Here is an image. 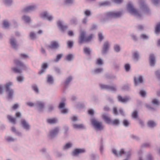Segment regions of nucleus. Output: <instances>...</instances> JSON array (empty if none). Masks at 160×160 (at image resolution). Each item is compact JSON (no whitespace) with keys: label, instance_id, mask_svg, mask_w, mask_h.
<instances>
[{"label":"nucleus","instance_id":"44","mask_svg":"<svg viewBox=\"0 0 160 160\" xmlns=\"http://www.w3.org/2000/svg\"><path fill=\"white\" fill-rule=\"evenodd\" d=\"M160 32V22L156 26L155 28V33L158 35Z\"/></svg>","mask_w":160,"mask_h":160},{"label":"nucleus","instance_id":"5","mask_svg":"<svg viewBox=\"0 0 160 160\" xmlns=\"http://www.w3.org/2000/svg\"><path fill=\"white\" fill-rule=\"evenodd\" d=\"M112 152L114 155L117 157H120L122 154H124L126 157V159L129 160L130 159L132 155V152L131 151L128 152H125L123 149H121L120 151H118L115 149H112Z\"/></svg>","mask_w":160,"mask_h":160},{"label":"nucleus","instance_id":"20","mask_svg":"<svg viewBox=\"0 0 160 160\" xmlns=\"http://www.w3.org/2000/svg\"><path fill=\"white\" fill-rule=\"evenodd\" d=\"M103 71V69L102 68H96L92 70L91 73L92 75H94L102 72Z\"/></svg>","mask_w":160,"mask_h":160},{"label":"nucleus","instance_id":"23","mask_svg":"<svg viewBox=\"0 0 160 160\" xmlns=\"http://www.w3.org/2000/svg\"><path fill=\"white\" fill-rule=\"evenodd\" d=\"M7 118L9 122L13 124L16 123V118H14L12 116L8 115Z\"/></svg>","mask_w":160,"mask_h":160},{"label":"nucleus","instance_id":"8","mask_svg":"<svg viewBox=\"0 0 160 160\" xmlns=\"http://www.w3.org/2000/svg\"><path fill=\"white\" fill-rule=\"evenodd\" d=\"M21 124L23 129L26 131H28L31 130V126L26 120L24 119H21Z\"/></svg>","mask_w":160,"mask_h":160},{"label":"nucleus","instance_id":"2","mask_svg":"<svg viewBox=\"0 0 160 160\" xmlns=\"http://www.w3.org/2000/svg\"><path fill=\"white\" fill-rule=\"evenodd\" d=\"M13 83L12 82H7L5 85H0V94H3L4 92L3 89L5 90L7 94L8 99H12L13 98L14 93L13 89L11 88L13 86Z\"/></svg>","mask_w":160,"mask_h":160},{"label":"nucleus","instance_id":"38","mask_svg":"<svg viewBox=\"0 0 160 160\" xmlns=\"http://www.w3.org/2000/svg\"><path fill=\"white\" fill-rule=\"evenodd\" d=\"M32 89L34 91L36 94L39 93V90L38 86L35 84L32 85L31 86Z\"/></svg>","mask_w":160,"mask_h":160},{"label":"nucleus","instance_id":"17","mask_svg":"<svg viewBox=\"0 0 160 160\" xmlns=\"http://www.w3.org/2000/svg\"><path fill=\"white\" fill-rule=\"evenodd\" d=\"M59 131V128L57 127L50 130L49 132V136L52 138H54L58 134Z\"/></svg>","mask_w":160,"mask_h":160},{"label":"nucleus","instance_id":"19","mask_svg":"<svg viewBox=\"0 0 160 160\" xmlns=\"http://www.w3.org/2000/svg\"><path fill=\"white\" fill-rule=\"evenodd\" d=\"M118 98L119 102L123 103H126L130 99V98L129 97L126 96L124 98H123L120 95H118Z\"/></svg>","mask_w":160,"mask_h":160},{"label":"nucleus","instance_id":"54","mask_svg":"<svg viewBox=\"0 0 160 160\" xmlns=\"http://www.w3.org/2000/svg\"><path fill=\"white\" fill-rule=\"evenodd\" d=\"M62 56L63 54H60L57 55L56 56V59L54 60V62H58L62 58Z\"/></svg>","mask_w":160,"mask_h":160},{"label":"nucleus","instance_id":"34","mask_svg":"<svg viewBox=\"0 0 160 160\" xmlns=\"http://www.w3.org/2000/svg\"><path fill=\"white\" fill-rule=\"evenodd\" d=\"M72 144L71 142L68 143L62 147V149L63 150L68 149L72 146Z\"/></svg>","mask_w":160,"mask_h":160},{"label":"nucleus","instance_id":"64","mask_svg":"<svg viewBox=\"0 0 160 160\" xmlns=\"http://www.w3.org/2000/svg\"><path fill=\"white\" fill-rule=\"evenodd\" d=\"M67 44L68 47L71 48L73 46V42L72 41H68Z\"/></svg>","mask_w":160,"mask_h":160},{"label":"nucleus","instance_id":"46","mask_svg":"<svg viewBox=\"0 0 160 160\" xmlns=\"http://www.w3.org/2000/svg\"><path fill=\"white\" fill-rule=\"evenodd\" d=\"M113 49L116 52H119L121 50V48L119 45L115 44L114 46Z\"/></svg>","mask_w":160,"mask_h":160},{"label":"nucleus","instance_id":"52","mask_svg":"<svg viewBox=\"0 0 160 160\" xmlns=\"http://www.w3.org/2000/svg\"><path fill=\"white\" fill-rule=\"evenodd\" d=\"M124 68L126 72H128L131 68V66L129 64L127 63L124 65Z\"/></svg>","mask_w":160,"mask_h":160},{"label":"nucleus","instance_id":"41","mask_svg":"<svg viewBox=\"0 0 160 160\" xmlns=\"http://www.w3.org/2000/svg\"><path fill=\"white\" fill-rule=\"evenodd\" d=\"M152 103L154 106H158L160 105V102L158 99L154 98L152 100Z\"/></svg>","mask_w":160,"mask_h":160},{"label":"nucleus","instance_id":"56","mask_svg":"<svg viewBox=\"0 0 160 160\" xmlns=\"http://www.w3.org/2000/svg\"><path fill=\"white\" fill-rule=\"evenodd\" d=\"M140 38L143 40H148L149 38V36L145 34H142L140 36Z\"/></svg>","mask_w":160,"mask_h":160},{"label":"nucleus","instance_id":"28","mask_svg":"<svg viewBox=\"0 0 160 160\" xmlns=\"http://www.w3.org/2000/svg\"><path fill=\"white\" fill-rule=\"evenodd\" d=\"M92 52L91 49L89 47H84L83 52L87 55H90Z\"/></svg>","mask_w":160,"mask_h":160},{"label":"nucleus","instance_id":"29","mask_svg":"<svg viewBox=\"0 0 160 160\" xmlns=\"http://www.w3.org/2000/svg\"><path fill=\"white\" fill-rule=\"evenodd\" d=\"M5 140L8 142H13L16 140V138H14L11 136L7 135L5 137Z\"/></svg>","mask_w":160,"mask_h":160},{"label":"nucleus","instance_id":"6","mask_svg":"<svg viewBox=\"0 0 160 160\" xmlns=\"http://www.w3.org/2000/svg\"><path fill=\"white\" fill-rule=\"evenodd\" d=\"M91 122L96 131H100L103 129L104 127L101 122H98L95 118H92L91 120Z\"/></svg>","mask_w":160,"mask_h":160},{"label":"nucleus","instance_id":"48","mask_svg":"<svg viewBox=\"0 0 160 160\" xmlns=\"http://www.w3.org/2000/svg\"><path fill=\"white\" fill-rule=\"evenodd\" d=\"M73 55L71 54H68L66 57V60L68 61H71L73 60Z\"/></svg>","mask_w":160,"mask_h":160},{"label":"nucleus","instance_id":"22","mask_svg":"<svg viewBox=\"0 0 160 160\" xmlns=\"http://www.w3.org/2000/svg\"><path fill=\"white\" fill-rule=\"evenodd\" d=\"M78 21L77 18L75 17H73L71 18L69 21V23L72 25H76L78 24Z\"/></svg>","mask_w":160,"mask_h":160},{"label":"nucleus","instance_id":"42","mask_svg":"<svg viewBox=\"0 0 160 160\" xmlns=\"http://www.w3.org/2000/svg\"><path fill=\"white\" fill-rule=\"evenodd\" d=\"M72 79V76H69L66 79L64 82L66 86L68 85Z\"/></svg>","mask_w":160,"mask_h":160},{"label":"nucleus","instance_id":"62","mask_svg":"<svg viewBox=\"0 0 160 160\" xmlns=\"http://www.w3.org/2000/svg\"><path fill=\"white\" fill-rule=\"evenodd\" d=\"M130 89V86L128 84H126L124 85L122 87V89L126 91H128Z\"/></svg>","mask_w":160,"mask_h":160},{"label":"nucleus","instance_id":"51","mask_svg":"<svg viewBox=\"0 0 160 160\" xmlns=\"http://www.w3.org/2000/svg\"><path fill=\"white\" fill-rule=\"evenodd\" d=\"M88 21V18L86 17H84L81 20V22L82 24L86 25L87 24Z\"/></svg>","mask_w":160,"mask_h":160},{"label":"nucleus","instance_id":"55","mask_svg":"<svg viewBox=\"0 0 160 160\" xmlns=\"http://www.w3.org/2000/svg\"><path fill=\"white\" fill-rule=\"evenodd\" d=\"M96 64L99 66H101L103 64V61L101 58L98 59L96 62Z\"/></svg>","mask_w":160,"mask_h":160},{"label":"nucleus","instance_id":"13","mask_svg":"<svg viewBox=\"0 0 160 160\" xmlns=\"http://www.w3.org/2000/svg\"><path fill=\"white\" fill-rule=\"evenodd\" d=\"M57 25L58 27L62 32H64L68 28V26L65 23L64 21L59 20L57 22Z\"/></svg>","mask_w":160,"mask_h":160},{"label":"nucleus","instance_id":"25","mask_svg":"<svg viewBox=\"0 0 160 160\" xmlns=\"http://www.w3.org/2000/svg\"><path fill=\"white\" fill-rule=\"evenodd\" d=\"M102 118L106 123L108 124L111 123V120L108 114H103L102 116Z\"/></svg>","mask_w":160,"mask_h":160},{"label":"nucleus","instance_id":"1","mask_svg":"<svg viewBox=\"0 0 160 160\" xmlns=\"http://www.w3.org/2000/svg\"><path fill=\"white\" fill-rule=\"evenodd\" d=\"M140 9L138 12L134 8L132 3H128L127 6V9L130 12L138 18H141L143 14L149 13V9L144 2L141 1L140 2Z\"/></svg>","mask_w":160,"mask_h":160},{"label":"nucleus","instance_id":"45","mask_svg":"<svg viewBox=\"0 0 160 160\" xmlns=\"http://www.w3.org/2000/svg\"><path fill=\"white\" fill-rule=\"evenodd\" d=\"M29 36L32 40H34L37 38L36 33L33 32H30Z\"/></svg>","mask_w":160,"mask_h":160},{"label":"nucleus","instance_id":"33","mask_svg":"<svg viewBox=\"0 0 160 160\" xmlns=\"http://www.w3.org/2000/svg\"><path fill=\"white\" fill-rule=\"evenodd\" d=\"M48 66L47 63H43L42 66V69L39 72V74H42L48 68Z\"/></svg>","mask_w":160,"mask_h":160},{"label":"nucleus","instance_id":"57","mask_svg":"<svg viewBox=\"0 0 160 160\" xmlns=\"http://www.w3.org/2000/svg\"><path fill=\"white\" fill-rule=\"evenodd\" d=\"M111 123L113 125H118L119 124L120 122L119 120L115 119L112 121H111Z\"/></svg>","mask_w":160,"mask_h":160},{"label":"nucleus","instance_id":"11","mask_svg":"<svg viewBox=\"0 0 160 160\" xmlns=\"http://www.w3.org/2000/svg\"><path fill=\"white\" fill-rule=\"evenodd\" d=\"M9 41L11 47L14 49L17 50L18 44L16 38L15 37L12 36L9 38Z\"/></svg>","mask_w":160,"mask_h":160},{"label":"nucleus","instance_id":"21","mask_svg":"<svg viewBox=\"0 0 160 160\" xmlns=\"http://www.w3.org/2000/svg\"><path fill=\"white\" fill-rule=\"evenodd\" d=\"M149 62L150 65L153 66L156 63L155 57L153 54H151L149 57Z\"/></svg>","mask_w":160,"mask_h":160},{"label":"nucleus","instance_id":"40","mask_svg":"<svg viewBox=\"0 0 160 160\" xmlns=\"http://www.w3.org/2000/svg\"><path fill=\"white\" fill-rule=\"evenodd\" d=\"M147 124L148 126L150 128L154 127L156 125V123L152 120L148 121L147 122Z\"/></svg>","mask_w":160,"mask_h":160},{"label":"nucleus","instance_id":"32","mask_svg":"<svg viewBox=\"0 0 160 160\" xmlns=\"http://www.w3.org/2000/svg\"><path fill=\"white\" fill-rule=\"evenodd\" d=\"M74 0H64L63 3L65 5L70 6L74 4Z\"/></svg>","mask_w":160,"mask_h":160},{"label":"nucleus","instance_id":"16","mask_svg":"<svg viewBox=\"0 0 160 160\" xmlns=\"http://www.w3.org/2000/svg\"><path fill=\"white\" fill-rule=\"evenodd\" d=\"M134 82L135 86H137L140 83H143V81L142 76L139 75L138 77H134Z\"/></svg>","mask_w":160,"mask_h":160},{"label":"nucleus","instance_id":"50","mask_svg":"<svg viewBox=\"0 0 160 160\" xmlns=\"http://www.w3.org/2000/svg\"><path fill=\"white\" fill-rule=\"evenodd\" d=\"M132 117L133 119H136L138 118V112L136 110L134 111L132 114Z\"/></svg>","mask_w":160,"mask_h":160},{"label":"nucleus","instance_id":"43","mask_svg":"<svg viewBox=\"0 0 160 160\" xmlns=\"http://www.w3.org/2000/svg\"><path fill=\"white\" fill-rule=\"evenodd\" d=\"M16 79L18 82L22 83L24 80V78L22 76H18L16 77Z\"/></svg>","mask_w":160,"mask_h":160},{"label":"nucleus","instance_id":"36","mask_svg":"<svg viewBox=\"0 0 160 160\" xmlns=\"http://www.w3.org/2000/svg\"><path fill=\"white\" fill-rule=\"evenodd\" d=\"M133 56L134 60L135 62H137L139 60V55L138 51L135 52L133 54Z\"/></svg>","mask_w":160,"mask_h":160},{"label":"nucleus","instance_id":"24","mask_svg":"<svg viewBox=\"0 0 160 160\" xmlns=\"http://www.w3.org/2000/svg\"><path fill=\"white\" fill-rule=\"evenodd\" d=\"M59 47V45L58 42L56 41H52L51 42L49 46L50 48L52 49L58 48Z\"/></svg>","mask_w":160,"mask_h":160},{"label":"nucleus","instance_id":"18","mask_svg":"<svg viewBox=\"0 0 160 160\" xmlns=\"http://www.w3.org/2000/svg\"><path fill=\"white\" fill-rule=\"evenodd\" d=\"M22 20L26 23L30 24L31 22V17L26 15H23L22 17Z\"/></svg>","mask_w":160,"mask_h":160},{"label":"nucleus","instance_id":"63","mask_svg":"<svg viewBox=\"0 0 160 160\" xmlns=\"http://www.w3.org/2000/svg\"><path fill=\"white\" fill-rule=\"evenodd\" d=\"M140 94L142 97H145L146 95V92L144 90H141L139 92Z\"/></svg>","mask_w":160,"mask_h":160},{"label":"nucleus","instance_id":"35","mask_svg":"<svg viewBox=\"0 0 160 160\" xmlns=\"http://www.w3.org/2000/svg\"><path fill=\"white\" fill-rule=\"evenodd\" d=\"M110 2L106 1L103 2H100L99 3V5L100 7L106 6L110 5Z\"/></svg>","mask_w":160,"mask_h":160},{"label":"nucleus","instance_id":"27","mask_svg":"<svg viewBox=\"0 0 160 160\" xmlns=\"http://www.w3.org/2000/svg\"><path fill=\"white\" fill-rule=\"evenodd\" d=\"M14 62L16 65L21 67L22 69L25 68L26 67L25 65L18 60H14Z\"/></svg>","mask_w":160,"mask_h":160},{"label":"nucleus","instance_id":"31","mask_svg":"<svg viewBox=\"0 0 160 160\" xmlns=\"http://www.w3.org/2000/svg\"><path fill=\"white\" fill-rule=\"evenodd\" d=\"M47 122L50 124H53L58 122V120L56 118L48 119H47Z\"/></svg>","mask_w":160,"mask_h":160},{"label":"nucleus","instance_id":"7","mask_svg":"<svg viewBox=\"0 0 160 160\" xmlns=\"http://www.w3.org/2000/svg\"><path fill=\"white\" fill-rule=\"evenodd\" d=\"M39 17L41 18L46 19L49 22H51L53 18V17L47 11H44L41 13Z\"/></svg>","mask_w":160,"mask_h":160},{"label":"nucleus","instance_id":"30","mask_svg":"<svg viewBox=\"0 0 160 160\" xmlns=\"http://www.w3.org/2000/svg\"><path fill=\"white\" fill-rule=\"evenodd\" d=\"M47 82L50 85H52L54 82V79L52 76L50 75H48L47 76Z\"/></svg>","mask_w":160,"mask_h":160},{"label":"nucleus","instance_id":"12","mask_svg":"<svg viewBox=\"0 0 160 160\" xmlns=\"http://www.w3.org/2000/svg\"><path fill=\"white\" fill-rule=\"evenodd\" d=\"M45 103L44 102L41 101H37L35 103V108L38 112H42Z\"/></svg>","mask_w":160,"mask_h":160},{"label":"nucleus","instance_id":"37","mask_svg":"<svg viewBox=\"0 0 160 160\" xmlns=\"http://www.w3.org/2000/svg\"><path fill=\"white\" fill-rule=\"evenodd\" d=\"M83 13L85 16V17L87 18L90 17L92 15V12L89 9H86L83 12Z\"/></svg>","mask_w":160,"mask_h":160},{"label":"nucleus","instance_id":"60","mask_svg":"<svg viewBox=\"0 0 160 160\" xmlns=\"http://www.w3.org/2000/svg\"><path fill=\"white\" fill-rule=\"evenodd\" d=\"M26 105L30 107H35V103L30 102H28L26 103Z\"/></svg>","mask_w":160,"mask_h":160},{"label":"nucleus","instance_id":"49","mask_svg":"<svg viewBox=\"0 0 160 160\" xmlns=\"http://www.w3.org/2000/svg\"><path fill=\"white\" fill-rule=\"evenodd\" d=\"M10 26V24L8 21H4L2 23V27L5 28H8Z\"/></svg>","mask_w":160,"mask_h":160},{"label":"nucleus","instance_id":"4","mask_svg":"<svg viewBox=\"0 0 160 160\" xmlns=\"http://www.w3.org/2000/svg\"><path fill=\"white\" fill-rule=\"evenodd\" d=\"M86 32L81 30L80 31V35L78 38V42L79 44H82L85 42H88L91 41L92 38V34H91L87 36Z\"/></svg>","mask_w":160,"mask_h":160},{"label":"nucleus","instance_id":"10","mask_svg":"<svg viewBox=\"0 0 160 160\" xmlns=\"http://www.w3.org/2000/svg\"><path fill=\"white\" fill-rule=\"evenodd\" d=\"M86 152V150L84 148H76L72 151L71 155L73 157H77L80 154L84 153Z\"/></svg>","mask_w":160,"mask_h":160},{"label":"nucleus","instance_id":"15","mask_svg":"<svg viewBox=\"0 0 160 160\" xmlns=\"http://www.w3.org/2000/svg\"><path fill=\"white\" fill-rule=\"evenodd\" d=\"M37 8V6L36 4L29 5L24 8L23 11L26 12H29L35 10Z\"/></svg>","mask_w":160,"mask_h":160},{"label":"nucleus","instance_id":"59","mask_svg":"<svg viewBox=\"0 0 160 160\" xmlns=\"http://www.w3.org/2000/svg\"><path fill=\"white\" fill-rule=\"evenodd\" d=\"M155 74L156 78L160 80V70H158L155 72Z\"/></svg>","mask_w":160,"mask_h":160},{"label":"nucleus","instance_id":"58","mask_svg":"<svg viewBox=\"0 0 160 160\" xmlns=\"http://www.w3.org/2000/svg\"><path fill=\"white\" fill-rule=\"evenodd\" d=\"M123 124L125 127H128L130 124V122L127 120L124 119L123 121Z\"/></svg>","mask_w":160,"mask_h":160},{"label":"nucleus","instance_id":"14","mask_svg":"<svg viewBox=\"0 0 160 160\" xmlns=\"http://www.w3.org/2000/svg\"><path fill=\"white\" fill-rule=\"evenodd\" d=\"M100 88L102 89H106L108 91H116L117 88L115 86H110L102 84H99Z\"/></svg>","mask_w":160,"mask_h":160},{"label":"nucleus","instance_id":"9","mask_svg":"<svg viewBox=\"0 0 160 160\" xmlns=\"http://www.w3.org/2000/svg\"><path fill=\"white\" fill-rule=\"evenodd\" d=\"M111 47L110 42L108 41H105L103 42L101 52L102 55L106 54L108 52Z\"/></svg>","mask_w":160,"mask_h":160},{"label":"nucleus","instance_id":"61","mask_svg":"<svg viewBox=\"0 0 160 160\" xmlns=\"http://www.w3.org/2000/svg\"><path fill=\"white\" fill-rule=\"evenodd\" d=\"M54 109L53 106L52 104L49 105L48 106V112H51Z\"/></svg>","mask_w":160,"mask_h":160},{"label":"nucleus","instance_id":"39","mask_svg":"<svg viewBox=\"0 0 160 160\" xmlns=\"http://www.w3.org/2000/svg\"><path fill=\"white\" fill-rule=\"evenodd\" d=\"M11 70L15 73H21L22 72L21 69L17 67H12Z\"/></svg>","mask_w":160,"mask_h":160},{"label":"nucleus","instance_id":"3","mask_svg":"<svg viewBox=\"0 0 160 160\" xmlns=\"http://www.w3.org/2000/svg\"><path fill=\"white\" fill-rule=\"evenodd\" d=\"M122 13V11L115 12L112 11L107 12L105 14V18L101 19L100 21L101 22L104 23L108 19L117 18L120 17Z\"/></svg>","mask_w":160,"mask_h":160},{"label":"nucleus","instance_id":"53","mask_svg":"<svg viewBox=\"0 0 160 160\" xmlns=\"http://www.w3.org/2000/svg\"><path fill=\"white\" fill-rule=\"evenodd\" d=\"M90 157L91 159L92 160H96L99 158V156L98 155L95 154H92L90 155Z\"/></svg>","mask_w":160,"mask_h":160},{"label":"nucleus","instance_id":"26","mask_svg":"<svg viewBox=\"0 0 160 160\" xmlns=\"http://www.w3.org/2000/svg\"><path fill=\"white\" fill-rule=\"evenodd\" d=\"M73 127L75 129H86V127L82 124H73Z\"/></svg>","mask_w":160,"mask_h":160},{"label":"nucleus","instance_id":"47","mask_svg":"<svg viewBox=\"0 0 160 160\" xmlns=\"http://www.w3.org/2000/svg\"><path fill=\"white\" fill-rule=\"evenodd\" d=\"M3 2L6 5L9 6L12 4L13 1L12 0H3Z\"/></svg>","mask_w":160,"mask_h":160}]
</instances>
